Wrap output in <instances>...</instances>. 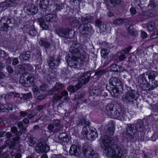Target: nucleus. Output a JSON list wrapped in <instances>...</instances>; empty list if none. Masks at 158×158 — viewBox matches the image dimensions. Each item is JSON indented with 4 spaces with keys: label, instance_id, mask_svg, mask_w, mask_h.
I'll list each match as a JSON object with an SVG mask.
<instances>
[{
    "label": "nucleus",
    "instance_id": "obj_1",
    "mask_svg": "<svg viewBox=\"0 0 158 158\" xmlns=\"http://www.w3.org/2000/svg\"><path fill=\"white\" fill-rule=\"evenodd\" d=\"M69 50L72 53L71 56L69 57L67 61L69 66L76 67L78 62V59L82 62L84 61L86 57L85 53L81 49L80 44H76L74 46H71Z\"/></svg>",
    "mask_w": 158,
    "mask_h": 158
},
{
    "label": "nucleus",
    "instance_id": "obj_2",
    "mask_svg": "<svg viewBox=\"0 0 158 158\" xmlns=\"http://www.w3.org/2000/svg\"><path fill=\"white\" fill-rule=\"evenodd\" d=\"M157 75V73L155 71H148L139 76L138 78L139 82L143 85L147 83L148 86H151L150 89H153L158 86L157 81H155V78Z\"/></svg>",
    "mask_w": 158,
    "mask_h": 158
},
{
    "label": "nucleus",
    "instance_id": "obj_3",
    "mask_svg": "<svg viewBox=\"0 0 158 158\" xmlns=\"http://www.w3.org/2000/svg\"><path fill=\"white\" fill-rule=\"evenodd\" d=\"M139 95V93L136 91L131 90L125 93L122 97L123 102L128 104H132L138 107V103L137 99Z\"/></svg>",
    "mask_w": 158,
    "mask_h": 158
},
{
    "label": "nucleus",
    "instance_id": "obj_4",
    "mask_svg": "<svg viewBox=\"0 0 158 158\" xmlns=\"http://www.w3.org/2000/svg\"><path fill=\"white\" fill-rule=\"evenodd\" d=\"M139 95V93L136 91L131 90L125 93L122 97L123 102L128 104H132L138 107V103L137 99Z\"/></svg>",
    "mask_w": 158,
    "mask_h": 158
},
{
    "label": "nucleus",
    "instance_id": "obj_5",
    "mask_svg": "<svg viewBox=\"0 0 158 158\" xmlns=\"http://www.w3.org/2000/svg\"><path fill=\"white\" fill-rule=\"evenodd\" d=\"M104 153L109 158H121L122 156V152L121 148L116 145H114L109 150L106 148Z\"/></svg>",
    "mask_w": 158,
    "mask_h": 158
},
{
    "label": "nucleus",
    "instance_id": "obj_6",
    "mask_svg": "<svg viewBox=\"0 0 158 158\" xmlns=\"http://www.w3.org/2000/svg\"><path fill=\"white\" fill-rule=\"evenodd\" d=\"M35 81L34 77L28 73H23L20 77V82L23 86H30Z\"/></svg>",
    "mask_w": 158,
    "mask_h": 158
},
{
    "label": "nucleus",
    "instance_id": "obj_7",
    "mask_svg": "<svg viewBox=\"0 0 158 158\" xmlns=\"http://www.w3.org/2000/svg\"><path fill=\"white\" fill-rule=\"evenodd\" d=\"M101 143L105 147L104 150V153L105 152V150L106 148L108 150L113 147L114 145H112V143L114 142L113 138L108 135H103L101 137Z\"/></svg>",
    "mask_w": 158,
    "mask_h": 158
},
{
    "label": "nucleus",
    "instance_id": "obj_8",
    "mask_svg": "<svg viewBox=\"0 0 158 158\" xmlns=\"http://www.w3.org/2000/svg\"><path fill=\"white\" fill-rule=\"evenodd\" d=\"M13 23L11 18L7 17L2 18L0 20V29L4 31H6L8 28H12Z\"/></svg>",
    "mask_w": 158,
    "mask_h": 158
},
{
    "label": "nucleus",
    "instance_id": "obj_9",
    "mask_svg": "<svg viewBox=\"0 0 158 158\" xmlns=\"http://www.w3.org/2000/svg\"><path fill=\"white\" fill-rule=\"evenodd\" d=\"M83 154L85 157L88 158H92L94 157H97L98 156L92 148L90 147L84 146L82 148Z\"/></svg>",
    "mask_w": 158,
    "mask_h": 158
},
{
    "label": "nucleus",
    "instance_id": "obj_10",
    "mask_svg": "<svg viewBox=\"0 0 158 158\" xmlns=\"http://www.w3.org/2000/svg\"><path fill=\"white\" fill-rule=\"evenodd\" d=\"M57 34L62 37L70 38L73 36V35H71L73 31L69 28H59L57 30Z\"/></svg>",
    "mask_w": 158,
    "mask_h": 158
},
{
    "label": "nucleus",
    "instance_id": "obj_11",
    "mask_svg": "<svg viewBox=\"0 0 158 158\" xmlns=\"http://www.w3.org/2000/svg\"><path fill=\"white\" fill-rule=\"evenodd\" d=\"M49 146L46 143L43 142L37 144L35 147L36 152L40 154L47 152L49 151Z\"/></svg>",
    "mask_w": 158,
    "mask_h": 158
},
{
    "label": "nucleus",
    "instance_id": "obj_12",
    "mask_svg": "<svg viewBox=\"0 0 158 158\" xmlns=\"http://www.w3.org/2000/svg\"><path fill=\"white\" fill-rule=\"evenodd\" d=\"M59 58L57 56H53L50 58L48 60L49 67L52 69L56 68L60 63Z\"/></svg>",
    "mask_w": 158,
    "mask_h": 158
},
{
    "label": "nucleus",
    "instance_id": "obj_13",
    "mask_svg": "<svg viewBox=\"0 0 158 158\" xmlns=\"http://www.w3.org/2000/svg\"><path fill=\"white\" fill-rule=\"evenodd\" d=\"M69 153L71 155H79L81 153V148L77 145H73L70 148Z\"/></svg>",
    "mask_w": 158,
    "mask_h": 158
},
{
    "label": "nucleus",
    "instance_id": "obj_14",
    "mask_svg": "<svg viewBox=\"0 0 158 158\" xmlns=\"http://www.w3.org/2000/svg\"><path fill=\"white\" fill-rule=\"evenodd\" d=\"M17 0H7L6 2H3L0 5V7H8L14 6L15 7L16 3L15 2Z\"/></svg>",
    "mask_w": 158,
    "mask_h": 158
},
{
    "label": "nucleus",
    "instance_id": "obj_15",
    "mask_svg": "<svg viewBox=\"0 0 158 158\" xmlns=\"http://www.w3.org/2000/svg\"><path fill=\"white\" fill-rule=\"evenodd\" d=\"M135 128V131H143L144 129L143 123L141 120H139L135 123L132 124Z\"/></svg>",
    "mask_w": 158,
    "mask_h": 158
},
{
    "label": "nucleus",
    "instance_id": "obj_16",
    "mask_svg": "<svg viewBox=\"0 0 158 158\" xmlns=\"http://www.w3.org/2000/svg\"><path fill=\"white\" fill-rule=\"evenodd\" d=\"M113 118H116L121 121H124L127 120V117L125 114V112L123 110H122L121 108L120 111H119Z\"/></svg>",
    "mask_w": 158,
    "mask_h": 158
},
{
    "label": "nucleus",
    "instance_id": "obj_17",
    "mask_svg": "<svg viewBox=\"0 0 158 158\" xmlns=\"http://www.w3.org/2000/svg\"><path fill=\"white\" fill-rule=\"evenodd\" d=\"M90 76V74L89 73L83 74L78 78V81L81 83L85 84L89 81Z\"/></svg>",
    "mask_w": 158,
    "mask_h": 158
},
{
    "label": "nucleus",
    "instance_id": "obj_18",
    "mask_svg": "<svg viewBox=\"0 0 158 158\" xmlns=\"http://www.w3.org/2000/svg\"><path fill=\"white\" fill-rule=\"evenodd\" d=\"M126 130L125 132V134L128 136L133 135L136 132L132 124L128 125L126 127Z\"/></svg>",
    "mask_w": 158,
    "mask_h": 158
},
{
    "label": "nucleus",
    "instance_id": "obj_19",
    "mask_svg": "<svg viewBox=\"0 0 158 158\" xmlns=\"http://www.w3.org/2000/svg\"><path fill=\"white\" fill-rule=\"evenodd\" d=\"M58 139L59 140V141L57 142L58 143L61 142H67L69 140V135L64 132L60 133Z\"/></svg>",
    "mask_w": 158,
    "mask_h": 158
},
{
    "label": "nucleus",
    "instance_id": "obj_20",
    "mask_svg": "<svg viewBox=\"0 0 158 158\" xmlns=\"http://www.w3.org/2000/svg\"><path fill=\"white\" fill-rule=\"evenodd\" d=\"M109 82L116 87H122V84L121 82L117 77H112L111 78Z\"/></svg>",
    "mask_w": 158,
    "mask_h": 158
},
{
    "label": "nucleus",
    "instance_id": "obj_21",
    "mask_svg": "<svg viewBox=\"0 0 158 158\" xmlns=\"http://www.w3.org/2000/svg\"><path fill=\"white\" fill-rule=\"evenodd\" d=\"M64 86V85L62 83H57L55 85V87L52 89H50L48 91V94L49 95H51L55 91L62 88Z\"/></svg>",
    "mask_w": 158,
    "mask_h": 158
},
{
    "label": "nucleus",
    "instance_id": "obj_22",
    "mask_svg": "<svg viewBox=\"0 0 158 158\" xmlns=\"http://www.w3.org/2000/svg\"><path fill=\"white\" fill-rule=\"evenodd\" d=\"M44 19L46 21L52 22L56 21L57 17L56 14H50L45 15Z\"/></svg>",
    "mask_w": 158,
    "mask_h": 158
},
{
    "label": "nucleus",
    "instance_id": "obj_23",
    "mask_svg": "<svg viewBox=\"0 0 158 158\" xmlns=\"http://www.w3.org/2000/svg\"><path fill=\"white\" fill-rule=\"evenodd\" d=\"M121 109V108L119 105L116 104L111 110L109 115L112 118H114L119 111H120Z\"/></svg>",
    "mask_w": 158,
    "mask_h": 158
},
{
    "label": "nucleus",
    "instance_id": "obj_24",
    "mask_svg": "<svg viewBox=\"0 0 158 158\" xmlns=\"http://www.w3.org/2000/svg\"><path fill=\"white\" fill-rule=\"evenodd\" d=\"M26 11L29 14H35L38 11V8L37 6L34 4H31L27 10Z\"/></svg>",
    "mask_w": 158,
    "mask_h": 158
},
{
    "label": "nucleus",
    "instance_id": "obj_25",
    "mask_svg": "<svg viewBox=\"0 0 158 158\" xmlns=\"http://www.w3.org/2000/svg\"><path fill=\"white\" fill-rule=\"evenodd\" d=\"M48 0H40L39 6L40 9L43 11H45L47 6L49 5Z\"/></svg>",
    "mask_w": 158,
    "mask_h": 158
},
{
    "label": "nucleus",
    "instance_id": "obj_26",
    "mask_svg": "<svg viewBox=\"0 0 158 158\" xmlns=\"http://www.w3.org/2000/svg\"><path fill=\"white\" fill-rule=\"evenodd\" d=\"M147 28L150 31H152L155 29H156V26L155 21H151L149 22L147 24Z\"/></svg>",
    "mask_w": 158,
    "mask_h": 158
},
{
    "label": "nucleus",
    "instance_id": "obj_27",
    "mask_svg": "<svg viewBox=\"0 0 158 158\" xmlns=\"http://www.w3.org/2000/svg\"><path fill=\"white\" fill-rule=\"evenodd\" d=\"M110 27L106 24H102L99 27L100 32L103 33L110 30Z\"/></svg>",
    "mask_w": 158,
    "mask_h": 158
},
{
    "label": "nucleus",
    "instance_id": "obj_28",
    "mask_svg": "<svg viewBox=\"0 0 158 158\" xmlns=\"http://www.w3.org/2000/svg\"><path fill=\"white\" fill-rule=\"evenodd\" d=\"M31 55L29 52H26L24 54H21L19 56L21 61L28 60L31 58Z\"/></svg>",
    "mask_w": 158,
    "mask_h": 158
},
{
    "label": "nucleus",
    "instance_id": "obj_29",
    "mask_svg": "<svg viewBox=\"0 0 158 158\" xmlns=\"http://www.w3.org/2000/svg\"><path fill=\"white\" fill-rule=\"evenodd\" d=\"M89 122L88 121H86L83 118H80L78 119V122L77 123V125L78 126L81 127L84 124L88 125L89 124Z\"/></svg>",
    "mask_w": 158,
    "mask_h": 158
},
{
    "label": "nucleus",
    "instance_id": "obj_30",
    "mask_svg": "<svg viewBox=\"0 0 158 158\" xmlns=\"http://www.w3.org/2000/svg\"><path fill=\"white\" fill-rule=\"evenodd\" d=\"M81 84H77L75 86H69L68 88V90L71 92H75L78 90L81 86Z\"/></svg>",
    "mask_w": 158,
    "mask_h": 158
},
{
    "label": "nucleus",
    "instance_id": "obj_31",
    "mask_svg": "<svg viewBox=\"0 0 158 158\" xmlns=\"http://www.w3.org/2000/svg\"><path fill=\"white\" fill-rule=\"evenodd\" d=\"M52 123L54 126L55 125L56 127H57L54 130V132H59L61 130V128L59 127L61 124V122L58 119L55 120L53 121Z\"/></svg>",
    "mask_w": 158,
    "mask_h": 158
},
{
    "label": "nucleus",
    "instance_id": "obj_32",
    "mask_svg": "<svg viewBox=\"0 0 158 158\" xmlns=\"http://www.w3.org/2000/svg\"><path fill=\"white\" fill-rule=\"evenodd\" d=\"M87 139L89 140H94L98 137V134L96 131L92 130L90 134H89Z\"/></svg>",
    "mask_w": 158,
    "mask_h": 158
},
{
    "label": "nucleus",
    "instance_id": "obj_33",
    "mask_svg": "<svg viewBox=\"0 0 158 158\" xmlns=\"http://www.w3.org/2000/svg\"><path fill=\"white\" fill-rule=\"evenodd\" d=\"M101 93L102 91L99 89L94 87L90 91V94L91 95L98 96L101 94Z\"/></svg>",
    "mask_w": 158,
    "mask_h": 158
},
{
    "label": "nucleus",
    "instance_id": "obj_34",
    "mask_svg": "<svg viewBox=\"0 0 158 158\" xmlns=\"http://www.w3.org/2000/svg\"><path fill=\"white\" fill-rule=\"evenodd\" d=\"M122 2L121 0H110L108 5L111 7H114L116 5L121 4Z\"/></svg>",
    "mask_w": 158,
    "mask_h": 158
},
{
    "label": "nucleus",
    "instance_id": "obj_35",
    "mask_svg": "<svg viewBox=\"0 0 158 158\" xmlns=\"http://www.w3.org/2000/svg\"><path fill=\"white\" fill-rule=\"evenodd\" d=\"M38 21L40 26L44 30H47L48 28V26L44 21V19L42 18H40L38 19Z\"/></svg>",
    "mask_w": 158,
    "mask_h": 158
},
{
    "label": "nucleus",
    "instance_id": "obj_36",
    "mask_svg": "<svg viewBox=\"0 0 158 158\" xmlns=\"http://www.w3.org/2000/svg\"><path fill=\"white\" fill-rule=\"evenodd\" d=\"M115 105L112 103H109L106 106V110L109 115Z\"/></svg>",
    "mask_w": 158,
    "mask_h": 158
},
{
    "label": "nucleus",
    "instance_id": "obj_37",
    "mask_svg": "<svg viewBox=\"0 0 158 158\" xmlns=\"http://www.w3.org/2000/svg\"><path fill=\"white\" fill-rule=\"evenodd\" d=\"M91 17L90 16H86L85 18L81 17V21L82 24L84 25V26L88 24L87 23L91 20Z\"/></svg>",
    "mask_w": 158,
    "mask_h": 158
},
{
    "label": "nucleus",
    "instance_id": "obj_38",
    "mask_svg": "<svg viewBox=\"0 0 158 158\" xmlns=\"http://www.w3.org/2000/svg\"><path fill=\"white\" fill-rule=\"evenodd\" d=\"M70 25L73 27H77L80 28L81 25L80 22L77 20H74L70 23Z\"/></svg>",
    "mask_w": 158,
    "mask_h": 158
},
{
    "label": "nucleus",
    "instance_id": "obj_39",
    "mask_svg": "<svg viewBox=\"0 0 158 158\" xmlns=\"http://www.w3.org/2000/svg\"><path fill=\"white\" fill-rule=\"evenodd\" d=\"M39 44L46 48H48L50 47L51 44L48 41H46L43 39H41L39 41Z\"/></svg>",
    "mask_w": 158,
    "mask_h": 158
},
{
    "label": "nucleus",
    "instance_id": "obj_40",
    "mask_svg": "<svg viewBox=\"0 0 158 158\" xmlns=\"http://www.w3.org/2000/svg\"><path fill=\"white\" fill-rule=\"evenodd\" d=\"M109 53V52L107 49L103 48H102L101 51V56L104 58L108 57V55Z\"/></svg>",
    "mask_w": 158,
    "mask_h": 158
},
{
    "label": "nucleus",
    "instance_id": "obj_41",
    "mask_svg": "<svg viewBox=\"0 0 158 158\" xmlns=\"http://www.w3.org/2000/svg\"><path fill=\"white\" fill-rule=\"evenodd\" d=\"M89 131L87 128V127L86 126H84L83 127L82 131L81 132V134L84 137L86 138V139H87L88 136V133Z\"/></svg>",
    "mask_w": 158,
    "mask_h": 158
},
{
    "label": "nucleus",
    "instance_id": "obj_42",
    "mask_svg": "<svg viewBox=\"0 0 158 158\" xmlns=\"http://www.w3.org/2000/svg\"><path fill=\"white\" fill-rule=\"evenodd\" d=\"M89 131L87 128V127L86 126H84L83 127L82 131L81 132V134L84 137L86 138V139H87L88 136V133Z\"/></svg>",
    "mask_w": 158,
    "mask_h": 158
},
{
    "label": "nucleus",
    "instance_id": "obj_43",
    "mask_svg": "<svg viewBox=\"0 0 158 158\" xmlns=\"http://www.w3.org/2000/svg\"><path fill=\"white\" fill-rule=\"evenodd\" d=\"M110 93L111 95L114 97H117L119 95V91L116 87H115L114 88L111 90V91L110 92Z\"/></svg>",
    "mask_w": 158,
    "mask_h": 158
},
{
    "label": "nucleus",
    "instance_id": "obj_44",
    "mask_svg": "<svg viewBox=\"0 0 158 158\" xmlns=\"http://www.w3.org/2000/svg\"><path fill=\"white\" fill-rule=\"evenodd\" d=\"M29 35L32 36H35L36 35L37 32L36 30L33 27H31L28 32Z\"/></svg>",
    "mask_w": 158,
    "mask_h": 158
},
{
    "label": "nucleus",
    "instance_id": "obj_45",
    "mask_svg": "<svg viewBox=\"0 0 158 158\" xmlns=\"http://www.w3.org/2000/svg\"><path fill=\"white\" fill-rule=\"evenodd\" d=\"M32 58H34V60H41L42 57L40 52L39 51H37L35 54L33 55Z\"/></svg>",
    "mask_w": 158,
    "mask_h": 158
},
{
    "label": "nucleus",
    "instance_id": "obj_46",
    "mask_svg": "<svg viewBox=\"0 0 158 158\" xmlns=\"http://www.w3.org/2000/svg\"><path fill=\"white\" fill-rule=\"evenodd\" d=\"M118 56L119 60L120 61L123 60L127 56L121 51L118 53Z\"/></svg>",
    "mask_w": 158,
    "mask_h": 158
},
{
    "label": "nucleus",
    "instance_id": "obj_47",
    "mask_svg": "<svg viewBox=\"0 0 158 158\" xmlns=\"http://www.w3.org/2000/svg\"><path fill=\"white\" fill-rule=\"evenodd\" d=\"M62 98V96L60 95L59 94H55L53 98L52 101L54 102H57L58 101L61 100Z\"/></svg>",
    "mask_w": 158,
    "mask_h": 158
},
{
    "label": "nucleus",
    "instance_id": "obj_48",
    "mask_svg": "<svg viewBox=\"0 0 158 158\" xmlns=\"http://www.w3.org/2000/svg\"><path fill=\"white\" fill-rule=\"evenodd\" d=\"M84 30L88 32L87 34H89L92 32V27L90 24H87L84 27Z\"/></svg>",
    "mask_w": 158,
    "mask_h": 158
},
{
    "label": "nucleus",
    "instance_id": "obj_49",
    "mask_svg": "<svg viewBox=\"0 0 158 158\" xmlns=\"http://www.w3.org/2000/svg\"><path fill=\"white\" fill-rule=\"evenodd\" d=\"M21 95L22 96L24 100H27L29 99H31L32 97L31 94L30 93L24 94H21Z\"/></svg>",
    "mask_w": 158,
    "mask_h": 158
},
{
    "label": "nucleus",
    "instance_id": "obj_50",
    "mask_svg": "<svg viewBox=\"0 0 158 158\" xmlns=\"http://www.w3.org/2000/svg\"><path fill=\"white\" fill-rule=\"evenodd\" d=\"M114 127L113 125H112L111 126H110L107 128V131L108 132L109 134L111 135H113L114 133Z\"/></svg>",
    "mask_w": 158,
    "mask_h": 158
},
{
    "label": "nucleus",
    "instance_id": "obj_51",
    "mask_svg": "<svg viewBox=\"0 0 158 158\" xmlns=\"http://www.w3.org/2000/svg\"><path fill=\"white\" fill-rule=\"evenodd\" d=\"M14 97L15 98H17V99H19L20 98V100H18V101H17V103H21L23 101V97L21 94L20 95L19 93H15L14 95Z\"/></svg>",
    "mask_w": 158,
    "mask_h": 158
},
{
    "label": "nucleus",
    "instance_id": "obj_52",
    "mask_svg": "<svg viewBox=\"0 0 158 158\" xmlns=\"http://www.w3.org/2000/svg\"><path fill=\"white\" fill-rule=\"evenodd\" d=\"M116 86L109 82V83L106 85V89L110 92L111 91V90L114 88Z\"/></svg>",
    "mask_w": 158,
    "mask_h": 158
},
{
    "label": "nucleus",
    "instance_id": "obj_53",
    "mask_svg": "<svg viewBox=\"0 0 158 158\" xmlns=\"http://www.w3.org/2000/svg\"><path fill=\"white\" fill-rule=\"evenodd\" d=\"M48 89L47 85L44 84H42L40 87V89L43 92H46Z\"/></svg>",
    "mask_w": 158,
    "mask_h": 158
},
{
    "label": "nucleus",
    "instance_id": "obj_54",
    "mask_svg": "<svg viewBox=\"0 0 158 158\" xmlns=\"http://www.w3.org/2000/svg\"><path fill=\"white\" fill-rule=\"evenodd\" d=\"M113 23L115 25H120L123 23V20L121 18L117 19L114 20Z\"/></svg>",
    "mask_w": 158,
    "mask_h": 158
},
{
    "label": "nucleus",
    "instance_id": "obj_55",
    "mask_svg": "<svg viewBox=\"0 0 158 158\" xmlns=\"http://www.w3.org/2000/svg\"><path fill=\"white\" fill-rule=\"evenodd\" d=\"M128 31L131 35H136L137 34V31L133 28H131V27L128 28Z\"/></svg>",
    "mask_w": 158,
    "mask_h": 158
},
{
    "label": "nucleus",
    "instance_id": "obj_56",
    "mask_svg": "<svg viewBox=\"0 0 158 158\" xmlns=\"http://www.w3.org/2000/svg\"><path fill=\"white\" fill-rule=\"evenodd\" d=\"M28 142L29 143V145L30 146H32L35 143L36 139L31 137L29 139Z\"/></svg>",
    "mask_w": 158,
    "mask_h": 158
},
{
    "label": "nucleus",
    "instance_id": "obj_57",
    "mask_svg": "<svg viewBox=\"0 0 158 158\" xmlns=\"http://www.w3.org/2000/svg\"><path fill=\"white\" fill-rule=\"evenodd\" d=\"M132 49L131 46H129L128 48L125 49L123 50H122L120 51L124 54L126 55L127 54L130 52V50Z\"/></svg>",
    "mask_w": 158,
    "mask_h": 158
},
{
    "label": "nucleus",
    "instance_id": "obj_58",
    "mask_svg": "<svg viewBox=\"0 0 158 158\" xmlns=\"http://www.w3.org/2000/svg\"><path fill=\"white\" fill-rule=\"evenodd\" d=\"M157 6L156 4L155 3L154 0H152L150 1L149 4L148 5V7L151 8H154Z\"/></svg>",
    "mask_w": 158,
    "mask_h": 158
},
{
    "label": "nucleus",
    "instance_id": "obj_59",
    "mask_svg": "<svg viewBox=\"0 0 158 158\" xmlns=\"http://www.w3.org/2000/svg\"><path fill=\"white\" fill-rule=\"evenodd\" d=\"M68 93L67 91H64L61 93V96L62 98L63 97L64 99L66 100L68 98Z\"/></svg>",
    "mask_w": 158,
    "mask_h": 158
},
{
    "label": "nucleus",
    "instance_id": "obj_60",
    "mask_svg": "<svg viewBox=\"0 0 158 158\" xmlns=\"http://www.w3.org/2000/svg\"><path fill=\"white\" fill-rule=\"evenodd\" d=\"M105 73V72L104 70H98L95 73V75L101 76L103 74Z\"/></svg>",
    "mask_w": 158,
    "mask_h": 158
},
{
    "label": "nucleus",
    "instance_id": "obj_61",
    "mask_svg": "<svg viewBox=\"0 0 158 158\" xmlns=\"http://www.w3.org/2000/svg\"><path fill=\"white\" fill-rule=\"evenodd\" d=\"M54 128V126L52 123L49 124L48 127V129L50 131L53 132Z\"/></svg>",
    "mask_w": 158,
    "mask_h": 158
},
{
    "label": "nucleus",
    "instance_id": "obj_62",
    "mask_svg": "<svg viewBox=\"0 0 158 158\" xmlns=\"http://www.w3.org/2000/svg\"><path fill=\"white\" fill-rule=\"evenodd\" d=\"M33 91L34 93L36 94H38L40 93L39 89L36 86H33Z\"/></svg>",
    "mask_w": 158,
    "mask_h": 158
},
{
    "label": "nucleus",
    "instance_id": "obj_63",
    "mask_svg": "<svg viewBox=\"0 0 158 158\" xmlns=\"http://www.w3.org/2000/svg\"><path fill=\"white\" fill-rule=\"evenodd\" d=\"M0 112L1 111L3 112H8V110L6 108V106H5L4 105H2L0 108Z\"/></svg>",
    "mask_w": 158,
    "mask_h": 158
},
{
    "label": "nucleus",
    "instance_id": "obj_64",
    "mask_svg": "<svg viewBox=\"0 0 158 158\" xmlns=\"http://www.w3.org/2000/svg\"><path fill=\"white\" fill-rule=\"evenodd\" d=\"M51 158H67L66 157L62 155L61 154L57 155H53Z\"/></svg>",
    "mask_w": 158,
    "mask_h": 158
}]
</instances>
